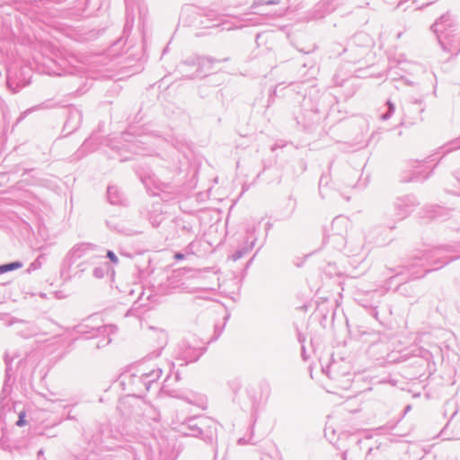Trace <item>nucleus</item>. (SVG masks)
Segmentation results:
<instances>
[{"mask_svg":"<svg viewBox=\"0 0 460 460\" xmlns=\"http://www.w3.org/2000/svg\"><path fill=\"white\" fill-rule=\"evenodd\" d=\"M433 31L445 51L456 55L460 51V26L448 13L442 15L432 25Z\"/></svg>","mask_w":460,"mask_h":460,"instance_id":"1","label":"nucleus"},{"mask_svg":"<svg viewBox=\"0 0 460 460\" xmlns=\"http://www.w3.org/2000/svg\"><path fill=\"white\" fill-rule=\"evenodd\" d=\"M95 250V247L91 243H78L75 244L68 252V256L76 261L84 256L90 254Z\"/></svg>","mask_w":460,"mask_h":460,"instance_id":"2","label":"nucleus"},{"mask_svg":"<svg viewBox=\"0 0 460 460\" xmlns=\"http://www.w3.org/2000/svg\"><path fill=\"white\" fill-rule=\"evenodd\" d=\"M162 375V369L161 368H155L152 369L148 372H145L142 374V381L144 385L146 386V389H149L150 385L158 380L161 377Z\"/></svg>","mask_w":460,"mask_h":460,"instance_id":"3","label":"nucleus"},{"mask_svg":"<svg viewBox=\"0 0 460 460\" xmlns=\"http://www.w3.org/2000/svg\"><path fill=\"white\" fill-rule=\"evenodd\" d=\"M107 195L111 204L117 205L122 201L120 191L114 186L108 188Z\"/></svg>","mask_w":460,"mask_h":460,"instance_id":"4","label":"nucleus"},{"mask_svg":"<svg viewBox=\"0 0 460 460\" xmlns=\"http://www.w3.org/2000/svg\"><path fill=\"white\" fill-rule=\"evenodd\" d=\"M22 264L19 261H14V262H11L8 264L1 265L0 266V274H3L4 272H7V271H10L13 270L20 269V268H22Z\"/></svg>","mask_w":460,"mask_h":460,"instance_id":"5","label":"nucleus"},{"mask_svg":"<svg viewBox=\"0 0 460 460\" xmlns=\"http://www.w3.org/2000/svg\"><path fill=\"white\" fill-rule=\"evenodd\" d=\"M387 105H388V111L385 112V114H383L382 117H381V119L383 120L389 119L392 117V115L394 114V111H395V106H394V104L392 102L388 101L387 102Z\"/></svg>","mask_w":460,"mask_h":460,"instance_id":"6","label":"nucleus"},{"mask_svg":"<svg viewBox=\"0 0 460 460\" xmlns=\"http://www.w3.org/2000/svg\"><path fill=\"white\" fill-rule=\"evenodd\" d=\"M436 0H413V4L416 6V8L420 9L432 4Z\"/></svg>","mask_w":460,"mask_h":460,"instance_id":"7","label":"nucleus"},{"mask_svg":"<svg viewBox=\"0 0 460 460\" xmlns=\"http://www.w3.org/2000/svg\"><path fill=\"white\" fill-rule=\"evenodd\" d=\"M247 250H244V249H240V250H237L233 255H232V260L234 261H238L239 259H241L245 253H246Z\"/></svg>","mask_w":460,"mask_h":460,"instance_id":"8","label":"nucleus"},{"mask_svg":"<svg viewBox=\"0 0 460 460\" xmlns=\"http://www.w3.org/2000/svg\"><path fill=\"white\" fill-rule=\"evenodd\" d=\"M105 270L102 267H96L93 270V276L97 279H102L104 277Z\"/></svg>","mask_w":460,"mask_h":460,"instance_id":"9","label":"nucleus"},{"mask_svg":"<svg viewBox=\"0 0 460 460\" xmlns=\"http://www.w3.org/2000/svg\"><path fill=\"white\" fill-rule=\"evenodd\" d=\"M107 257L115 264L119 261L118 257L112 251H108Z\"/></svg>","mask_w":460,"mask_h":460,"instance_id":"10","label":"nucleus"},{"mask_svg":"<svg viewBox=\"0 0 460 460\" xmlns=\"http://www.w3.org/2000/svg\"><path fill=\"white\" fill-rule=\"evenodd\" d=\"M23 417H24V413H21L19 415V420L16 422L17 426L21 427V426L24 425L25 420H24Z\"/></svg>","mask_w":460,"mask_h":460,"instance_id":"11","label":"nucleus"},{"mask_svg":"<svg viewBox=\"0 0 460 460\" xmlns=\"http://www.w3.org/2000/svg\"><path fill=\"white\" fill-rule=\"evenodd\" d=\"M174 258H175V260H177V261L183 260V259H184V254L180 253V252H177V253L174 255Z\"/></svg>","mask_w":460,"mask_h":460,"instance_id":"12","label":"nucleus"},{"mask_svg":"<svg viewBox=\"0 0 460 460\" xmlns=\"http://www.w3.org/2000/svg\"><path fill=\"white\" fill-rule=\"evenodd\" d=\"M279 4V0H269L266 2V4Z\"/></svg>","mask_w":460,"mask_h":460,"instance_id":"13","label":"nucleus"},{"mask_svg":"<svg viewBox=\"0 0 460 460\" xmlns=\"http://www.w3.org/2000/svg\"><path fill=\"white\" fill-rule=\"evenodd\" d=\"M104 331H109V332H111L114 330V327L110 325V326H105L103 327Z\"/></svg>","mask_w":460,"mask_h":460,"instance_id":"14","label":"nucleus"},{"mask_svg":"<svg viewBox=\"0 0 460 460\" xmlns=\"http://www.w3.org/2000/svg\"><path fill=\"white\" fill-rule=\"evenodd\" d=\"M198 433H199V429H197V430H193L192 435L196 436Z\"/></svg>","mask_w":460,"mask_h":460,"instance_id":"15","label":"nucleus"},{"mask_svg":"<svg viewBox=\"0 0 460 460\" xmlns=\"http://www.w3.org/2000/svg\"><path fill=\"white\" fill-rule=\"evenodd\" d=\"M346 458H347V454L345 452V453H343V460H346Z\"/></svg>","mask_w":460,"mask_h":460,"instance_id":"16","label":"nucleus"},{"mask_svg":"<svg viewBox=\"0 0 460 460\" xmlns=\"http://www.w3.org/2000/svg\"><path fill=\"white\" fill-rule=\"evenodd\" d=\"M39 455H43V450L42 449L39 451Z\"/></svg>","mask_w":460,"mask_h":460,"instance_id":"17","label":"nucleus"}]
</instances>
